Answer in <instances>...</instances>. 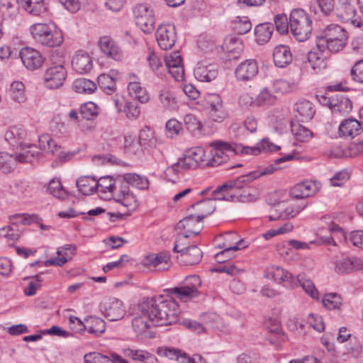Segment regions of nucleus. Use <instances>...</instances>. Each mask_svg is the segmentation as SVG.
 I'll use <instances>...</instances> for the list:
<instances>
[{"label": "nucleus", "instance_id": "obj_1", "mask_svg": "<svg viewBox=\"0 0 363 363\" xmlns=\"http://www.w3.org/2000/svg\"><path fill=\"white\" fill-rule=\"evenodd\" d=\"M138 308L146 314H151L155 325H167L177 320L181 311L178 303L170 297L157 296L143 300Z\"/></svg>", "mask_w": 363, "mask_h": 363}, {"label": "nucleus", "instance_id": "obj_2", "mask_svg": "<svg viewBox=\"0 0 363 363\" xmlns=\"http://www.w3.org/2000/svg\"><path fill=\"white\" fill-rule=\"evenodd\" d=\"M348 34L345 29L337 24L328 26L316 38V47L319 52L328 50L336 53L345 47Z\"/></svg>", "mask_w": 363, "mask_h": 363}, {"label": "nucleus", "instance_id": "obj_3", "mask_svg": "<svg viewBox=\"0 0 363 363\" xmlns=\"http://www.w3.org/2000/svg\"><path fill=\"white\" fill-rule=\"evenodd\" d=\"M30 32L35 41L45 47H59L64 42L62 30L54 23H35Z\"/></svg>", "mask_w": 363, "mask_h": 363}, {"label": "nucleus", "instance_id": "obj_4", "mask_svg": "<svg viewBox=\"0 0 363 363\" xmlns=\"http://www.w3.org/2000/svg\"><path fill=\"white\" fill-rule=\"evenodd\" d=\"M289 26L293 35L298 41H306L311 36L312 21L305 10L293 9L289 16Z\"/></svg>", "mask_w": 363, "mask_h": 363}, {"label": "nucleus", "instance_id": "obj_5", "mask_svg": "<svg viewBox=\"0 0 363 363\" xmlns=\"http://www.w3.org/2000/svg\"><path fill=\"white\" fill-rule=\"evenodd\" d=\"M213 147L208 155L209 166L216 167L226 162L230 156L237 154L238 148L233 147L231 144L222 141H216L211 143Z\"/></svg>", "mask_w": 363, "mask_h": 363}, {"label": "nucleus", "instance_id": "obj_6", "mask_svg": "<svg viewBox=\"0 0 363 363\" xmlns=\"http://www.w3.org/2000/svg\"><path fill=\"white\" fill-rule=\"evenodd\" d=\"M201 281L199 276L191 275L186 277L182 284L172 289L179 300L186 302L199 296V288Z\"/></svg>", "mask_w": 363, "mask_h": 363}, {"label": "nucleus", "instance_id": "obj_7", "mask_svg": "<svg viewBox=\"0 0 363 363\" xmlns=\"http://www.w3.org/2000/svg\"><path fill=\"white\" fill-rule=\"evenodd\" d=\"M243 183H245L243 177L241 176L235 180L229 181L228 183L218 186L213 191L212 197L209 198V199H212L213 202L216 200L236 201L238 197L237 191L243 188Z\"/></svg>", "mask_w": 363, "mask_h": 363}, {"label": "nucleus", "instance_id": "obj_8", "mask_svg": "<svg viewBox=\"0 0 363 363\" xmlns=\"http://www.w3.org/2000/svg\"><path fill=\"white\" fill-rule=\"evenodd\" d=\"M136 25L145 33H151L155 28L153 10L147 4H139L133 10Z\"/></svg>", "mask_w": 363, "mask_h": 363}, {"label": "nucleus", "instance_id": "obj_9", "mask_svg": "<svg viewBox=\"0 0 363 363\" xmlns=\"http://www.w3.org/2000/svg\"><path fill=\"white\" fill-rule=\"evenodd\" d=\"M337 17L345 23H351L353 26L363 30V21L356 18L357 10L348 0H341L335 9Z\"/></svg>", "mask_w": 363, "mask_h": 363}, {"label": "nucleus", "instance_id": "obj_10", "mask_svg": "<svg viewBox=\"0 0 363 363\" xmlns=\"http://www.w3.org/2000/svg\"><path fill=\"white\" fill-rule=\"evenodd\" d=\"M101 311L110 321L122 319L125 313L123 302L116 298H109L100 304Z\"/></svg>", "mask_w": 363, "mask_h": 363}, {"label": "nucleus", "instance_id": "obj_11", "mask_svg": "<svg viewBox=\"0 0 363 363\" xmlns=\"http://www.w3.org/2000/svg\"><path fill=\"white\" fill-rule=\"evenodd\" d=\"M11 224L0 229L1 235L12 240H17L20 236L21 230L18 228V224L30 225L33 221L32 217L26 214H16L11 218Z\"/></svg>", "mask_w": 363, "mask_h": 363}, {"label": "nucleus", "instance_id": "obj_12", "mask_svg": "<svg viewBox=\"0 0 363 363\" xmlns=\"http://www.w3.org/2000/svg\"><path fill=\"white\" fill-rule=\"evenodd\" d=\"M223 238V242L219 245V247L223 250L216 255L215 257L217 261H223L220 257L225 254H229L247 247L244 240L239 239L238 234L234 232H227L218 238Z\"/></svg>", "mask_w": 363, "mask_h": 363}, {"label": "nucleus", "instance_id": "obj_13", "mask_svg": "<svg viewBox=\"0 0 363 363\" xmlns=\"http://www.w3.org/2000/svg\"><path fill=\"white\" fill-rule=\"evenodd\" d=\"M113 198L118 203H121L127 208V212L124 213L125 216H130L138 207L136 197L133 193L130 192L129 186L126 184L120 182Z\"/></svg>", "mask_w": 363, "mask_h": 363}, {"label": "nucleus", "instance_id": "obj_14", "mask_svg": "<svg viewBox=\"0 0 363 363\" xmlns=\"http://www.w3.org/2000/svg\"><path fill=\"white\" fill-rule=\"evenodd\" d=\"M307 206V203L302 202L301 204H291L285 206L284 201L279 202L272 210L276 213L268 216L269 220L278 219H289L295 217Z\"/></svg>", "mask_w": 363, "mask_h": 363}, {"label": "nucleus", "instance_id": "obj_15", "mask_svg": "<svg viewBox=\"0 0 363 363\" xmlns=\"http://www.w3.org/2000/svg\"><path fill=\"white\" fill-rule=\"evenodd\" d=\"M66 76V69L62 64L52 65L44 74L45 86L49 89H57L63 84Z\"/></svg>", "mask_w": 363, "mask_h": 363}, {"label": "nucleus", "instance_id": "obj_16", "mask_svg": "<svg viewBox=\"0 0 363 363\" xmlns=\"http://www.w3.org/2000/svg\"><path fill=\"white\" fill-rule=\"evenodd\" d=\"M156 39L161 49L164 50L171 49L177 40L174 26L171 23L160 25L156 31Z\"/></svg>", "mask_w": 363, "mask_h": 363}, {"label": "nucleus", "instance_id": "obj_17", "mask_svg": "<svg viewBox=\"0 0 363 363\" xmlns=\"http://www.w3.org/2000/svg\"><path fill=\"white\" fill-rule=\"evenodd\" d=\"M164 71L167 70L177 81L183 79L184 69L179 52H174L167 55L164 57Z\"/></svg>", "mask_w": 363, "mask_h": 363}, {"label": "nucleus", "instance_id": "obj_18", "mask_svg": "<svg viewBox=\"0 0 363 363\" xmlns=\"http://www.w3.org/2000/svg\"><path fill=\"white\" fill-rule=\"evenodd\" d=\"M20 57L24 66L30 70L40 68L44 62L41 53L29 47L23 48L20 50Z\"/></svg>", "mask_w": 363, "mask_h": 363}, {"label": "nucleus", "instance_id": "obj_19", "mask_svg": "<svg viewBox=\"0 0 363 363\" xmlns=\"http://www.w3.org/2000/svg\"><path fill=\"white\" fill-rule=\"evenodd\" d=\"M141 314L135 316L132 320V326L133 330L138 335L143 337H152L149 329L152 325H155V322L151 320V314H146L144 311L139 308Z\"/></svg>", "mask_w": 363, "mask_h": 363}, {"label": "nucleus", "instance_id": "obj_20", "mask_svg": "<svg viewBox=\"0 0 363 363\" xmlns=\"http://www.w3.org/2000/svg\"><path fill=\"white\" fill-rule=\"evenodd\" d=\"M319 183L315 181H305L294 186L289 192L292 199H303L313 196L319 190Z\"/></svg>", "mask_w": 363, "mask_h": 363}, {"label": "nucleus", "instance_id": "obj_21", "mask_svg": "<svg viewBox=\"0 0 363 363\" xmlns=\"http://www.w3.org/2000/svg\"><path fill=\"white\" fill-rule=\"evenodd\" d=\"M122 353L125 358L134 362L140 363H157V359L153 354L135 347L123 348Z\"/></svg>", "mask_w": 363, "mask_h": 363}, {"label": "nucleus", "instance_id": "obj_22", "mask_svg": "<svg viewBox=\"0 0 363 363\" xmlns=\"http://www.w3.org/2000/svg\"><path fill=\"white\" fill-rule=\"evenodd\" d=\"M71 64L72 69L81 74L89 72L93 67L91 57L87 52L81 50L75 52Z\"/></svg>", "mask_w": 363, "mask_h": 363}, {"label": "nucleus", "instance_id": "obj_23", "mask_svg": "<svg viewBox=\"0 0 363 363\" xmlns=\"http://www.w3.org/2000/svg\"><path fill=\"white\" fill-rule=\"evenodd\" d=\"M206 101L212 119L216 122H222L226 117V113L223 110L220 96L217 94H210L206 96Z\"/></svg>", "mask_w": 363, "mask_h": 363}, {"label": "nucleus", "instance_id": "obj_24", "mask_svg": "<svg viewBox=\"0 0 363 363\" xmlns=\"http://www.w3.org/2000/svg\"><path fill=\"white\" fill-rule=\"evenodd\" d=\"M328 103V107L334 113L346 114L351 111V101L342 94H335L330 98L323 97Z\"/></svg>", "mask_w": 363, "mask_h": 363}, {"label": "nucleus", "instance_id": "obj_25", "mask_svg": "<svg viewBox=\"0 0 363 363\" xmlns=\"http://www.w3.org/2000/svg\"><path fill=\"white\" fill-rule=\"evenodd\" d=\"M170 255L167 252H162L157 255L151 254L145 257L143 264L153 267L158 271H165L170 267Z\"/></svg>", "mask_w": 363, "mask_h": 363}, {"label": "nucleus", "instance_id": "obj_26", "mask_svg": "<svg viewBox=\"0 0 363 363\" xmlns=\"http://www.w3.org/2000/svg\"><path fill=\"white\" fill-rule=\"evenodd\" d=\"M294 157V155L293 154H289L286 156L281 157L280 158H278L275 160L274 164L269 165L266 167L262 168L259 170L253 171L250 172L249 174L242 175L241 177H243L244 182H250L258 177L264 175H269L272 173H274L276 170L278 169V167H277L278 164L292 160Z\"/></svg>", "mask_w": 363, "mask_h": 363}, {"label": "nucleus", "instance_id": "obj_27", "mask_svg": "<svg viewBox=\"0 0 363 363\" xmlns=\"http://www.w3.org/2000/svg\"><path fill=\"white\" fill-rule=\"evenodd\" d=\"M258 73V66L255 60H247L240 63L235 71V77L240 81H249Z\"/></svg>", "mask_w": 363, "mask_h": 363}, {"label": "nucleus", "instance_id": "obj_28", "mask_svg": "<svg viewBox=\"0 0 363 363\" xmlns=\"http://www.w3.org/2000/svg\"><path fill=\"white\" fill-rule=\"evenodd\" d=\"M77 247L74 245H65L57 250V255L58 257L51 258L45 262V266L49 267L51 265L62 267L66 264L69 259L75 255Z\"/></svg>", "mask_w": 363, "mask_h": 363}, {"label": "nucleus", "instance_id": "obj_29", "mask_svg": "<svg viewBox=\"0 0 363 363\" xmlns=\"http://www.w3.org/2000/svg\"><path fill=\"white\" fill-rule=\"evenodd\" d=\"M96 191L101 197H104L105 199L114 197L115 192L117 191V188L120 184V181L116 182L110 176L101 177L98 179H96Z\"/></svg>", "mask_w": 363, "mask_h": 363}, {"label": "nucleus", "instance_id": "obj_30", "mask_svg": "<svg viewBox=\"0 0 363 363\" xmlns=\"http://www.w3.org/2000/svg\"><path fill=\"white\" fill-rule=\"evenodd\" d=\"M194 74L197 80L209 82L217 77L218 69L215 65L201 62L197 64Z\"/></svg>", "mask_w": 363, "mask_h": 363}, {"label": "nucleus", "instance_id": "obj_31", "mask_svg": "<svg viewBox=\"0 0 363 363\" xmlns=\"http://www.w3.org/2000/svg\"><path fill=\"white\" fill-rule=\"evenodd\" d=\"M98 45L101 51L106 57L115 60H121L122 54L119 47L116 43L109 36L101 37Z\"/></svg>", "mask_w": 363, "mask_h": 363}, {"label": "nucleus", "instance_id": "obj_32", "mask_svg": "<svg viewBox=\"0 0 363 363\" xmlns=\"http://www.w3.org/2000/svg\"><path fill=\"white\" fill-rule=\"evenodd\" d=\"M178 229L184 230L185 235H198L203 228V223L196 215L184 218L177 225Z\"/></svg>", "mask_w": 363, "mask_h": 363}, {"label": "nucleus", "instance_id": "obj_33", "mask_svg": "<svg viewBox=\"0 0 363 363\" xmlns=\"http://www.w3.org/2000/svg\"><path fill=\"white\" fill-rule=\"evenodd\" d=\"M363 269V259L343 258L336 262L335 270L338 274H348Z\"/></svg>", "mask_w": 363, "mask_h": 363}, {"label": "nucleus", "instance_id": "obj_34", "mask_svg": "<svg viewBox=\"0 0 363 363\" xmlns=\"http://www.w3.org/2000/svg\"><path fill=\"white\" fill-rule=\"evenodd\" d=\"M119 77V73L113 70L110 74H101L97 79L99 86L107 94H112L116 91V81Z\"/></svg>", "mask_w": 363, "mask_h": 363}, {"label": "nucleus", "instance_id": "obj_35", "mask_svg": "<svg viewBox=\"0 0 363 363\" xmlns=\"http://www.w3.org/2000/svg\"><path fill=\"white\" fill-rule=\"evenodd\" d=\"M202 252L196 245L188 246V248L180 250L177 257L179 262L185 264H196L200 262L202 258Z\"/></svg>", "mask_w": 363, "mask_h": 363}, {"label": "nucleus", "instance_id": "obj_36", "mask_svg": "<svg viewBox=\"0 0 363 363\" xmlns=\"http://www.w3.org/2000/svg\"><path fill=\"white\" fill-rule=\"evenodd\" d=\"M273 60L278 67H285L292 61V54L290 48L284 45H280L274 49Z\"/></svg>", "mask_w": 363, "mask_h": 363}, {"label": "nucleus", "instance_id": "obj_37", "mask_svg": "<svg viewBox=\"0 0 363 363\" xmlns=\"http://www.w3.org/2000/svg\"><path fill=\"white\" fill-rule=\"evenodd\" d=\"M338 130L340 137L354 138L360 133L361 125L357 120L350 118L340 123Z\"/></svg>", "mask_w": 363, "mask_h": 363}, {"label": "nucleus", "instance_id": "obj_38", "mask_svg": "<svg viewBox=\"0 0 363 363\" xmlns=\"http://www.w3.org/2000/svg\"><path fill=\"white\" fill-rule=\"evenodd\" d=\"M19 146L23 152L16 155L17 162L21 163L33 162L40 155L37 147L34 145L20 143Z\"/></svg>", "mask_w": 363, "mask_h": 363}, {"label": "nucleus", "instance_id": "obj_39", "mask_svg": "<svg viewBox=\"0 0 363 363\" xmlns=\"http://www.w3.org/2000/svg\"><path fill=\"white\" fill-rule=\"evenodd\" d=\"M296 117L301 121H308L315 114V108L311 102L308 100H302L295 104Z\"/></svg>", "mask_w": 363, "mask_h": 363}, {"label": "nucleus", "instance_id": "obj_40", "mask_svg": "<svg viewBox=\"0 0 363 363\" xmlns=\"http://www.w3.org/2000/svg\"><path fill=\"white\" fill-rule=\"evenodd\" d=\"M123 180L120 181L126 185H131L140 190H146L149 188V179L136 173H126L123 176Z\"/></svg>", "mask_w": 363, "mask_h": 363}, {"label": "nucleus", "instance_id": "obj_41", "mask_svg": "<svg viewBox=\"0 0 363 363\" xmlns=\"http://www.w3.org/2000/svg\"><path fill=\"white\" fill-rule=\"evenodd\" d=\"M77 189L82 194L88 196L96 191V178L91 176H82L76 182Z\"/></svg>", "mask_w": 363, "mask_h": 363}, {"label": "nucleus", "instance_id": "obj_42", "mask_svg": "<svg viewBox=\"0 0 363 363\" xmlns=\"http://www.w3.org/2000/svg\"><path fill=\"white\" fill-rule=\"evenodd\" d=\"M21 5L28 13L36 16L47 11L45 0H21Z\"/></svg>", "mask_w": 363, "mask_h": 363}, {"label": "nucleus", "instance_id": "obj_43", "mask_svg": "<svg viewBox=\"0 0 363 363\" xmlns=\"http://www.w3.org/2000/svg\"><path fill=\"white\" fill-rule=\"evenodd\" d=\"M357 147V150L363 152V143H359L357 145H351L348 149L342 148L340 145H334L325 151L326 155L330 158L340 159L343 157H347L352 156V154L350 152V150H354Z\"/></svg>", "mask_w": 363, "mask_h": 363}, {"label": "nucleus", "instance_id": "obj_44", "mask_svg": "<svg viewBox=\"0 0 363 363\" xmlns=\"http://www.w3.org/2000/svg\"><path fill=\"white\" fill-rule=\"evenodd\" d=\"M191 208L198 211L196 216L203 221L215 211L216 206L212 199H206L192 204Z\"/></svg>", "mask_w": 363, "mask_h": 363}, {"label": "nucleus", "instance_id": "obj_45", "mask_svg": "<svg viewBox=\"0 0 363 363\" xmlns=\"http://www.w3.org/2000/svg\"><path fill=\"white\" fill-rule=\"evenodd\" d=\"M274 30V26L270 23H260L255 28L256 41L259 44H265L271 38Z\"/></svg>", "mask_w": 363, "mask_h": 363}, {"label": "nucleus", "instance_id": "obj_46", "mask_svg": "<svg viewBox=\"0 0 363 363\" xmlns=\"http://www.w3.org/2000/svg\"><path fill=\"white\" fill-rule=\"evenodd\" d=\"M128 91L130 96L135 98L142 104H145L149 101L150 96L147 90L141 84V82L136 84L131 83L128 84Z\"/></svg>", "mask_w": 363, "mask_h": 363}, {"label": "nucleus", "instance_id": "obj_47", "mask_svg": "<svg viewBox=\"0 0 363 363\" xmlns=\"http://www.w3.org/2000/svg\"><path fill=\"white\" fill-rule=\"evenodd\" d=\"M86 330L91 334L99 335L104 333L106 323L103 319L91 316L86 319Z\"/></svg>", "mask_w": 363, "mask_h": 363}, {"label": "nucleus", "instance_id": "obj_48", "mask_svg": "<svg viewBox=\"0 0 363 363\" xmlns=\"http://www.w3.org/2000/svg\"><path fill=\"white\" fill-rule=\"evenodd\" d=\"M231 28L239 35L248 33L252 28V23L247 16H237L230 23Z\"/></svg>", "mask_w": 363, "mask_h": 363}, {"label": "nucleus", "instance_id": "obj_49", "mask_svg": "<svg viewBox=\"0 0 363 363\" xmlns=\"http://www.w3.org/2000/svg\"><path fill=\"white\" fill-rule=\"evenodd\" d=\"M291 130L295 139L300 142H306L313 136V133L309 129L297 121L291 122Z\"/></svg>", "mask_w": 363, "mask_h": 363}, {"label": "nucleus", "instance_id": "obj_50", "mask_svg": "<svg viewBox=\"0 0 363 363\" xmlns=\"http://www.w3.org/2000/svg\"><path fill=\"white\" fill-rule=\"evenodd\" d=\"M315 51H311L308 53V60L311 64L312 69L319 73L327 67V62L321 53Z\"/></svg>", "mask_w": 363, "mask_h": 363}, {"label": "nucleus", "instance_id": "obj_51", "mask_svg": "<svg viewBox=\"0 0 363 363\" xmlns=\"http://www.w3.org/2000/svg\"><path fill=\"white\" fill-rule=\"evenodd\" d=\"M48 191L55 198L60 200H65L69 196L67 191L63 187L60 180L57 179H52L50 181Z\"/></svg>", "mask_w": 363, "mask_h": 363}, {"label": "nucleus", "instance_id": "obj_52", "mask_svg": "<svg viewBox=\"0 0 363 363\" xmlns=\"http://www.w3.org/2000/svg\"><path fill=\"white\" fill-rule=\"evenodd\" d=\"M17 160L16 156L6 152H0V171L4 174L13 172L16 167Z\"/></svg>", "mask_w": 363, "mask_h": 363}, {"label": "nucleus", "instance_id": "obj_53", "mask_svg": "<svg viewBox=\"0 0 363 363\" xmlns=\"http://www.w3.org/2000/svg\"><path fill=\"white\" fill-rule=\"evenodd\" d=\"M26 135V133L24 129L14 126L11 127L5 133L4 138L9 143L15 146L19 145V143H21V140H23Z\"/></svg>", "mask_w": 363, "mask_h": 363}, {"label": "nucleus", "instance_id": "obj_54", "mask_svg": "<svg viewBox=\"0 0 363 363\" xmlns=\"http://www.w3.org/2000/svg\"><path fill=\"white\" fill-rule=\"evenodd\" d=\"M97 86L95 82L91 80L80 78L74 80L73 83V89L79 94H91L93 93Z\"/></svg>", "mask_w": 363, "mask_h": 363}, {"label": "nucleus", "instance_id": "obj_55", "mask_svg": "<svg viewBox=\"0 0 363 363\" xmlns=\"http://www.w3.org/2000/svg\"><path fill=\"white\" fill-rule=\"evenodd\" d=\"M223 50L228 53L239 54L243 50V45L240 38L228 36L224 40Z\"/></svg>", "mask_w": 363, "mask_h": 363}, {"label": "nucleus", "instance_id": "obj_56", "mask_svg": "<svg viewBox=\"0 0 363 363\" xmlns=\"http://www.w3.org/2000/svg\"><path fill=\"white\" fill-rule=\"evenodd\" d=\"M138 139L140 145L146 149L152 147L156 143L154 132L148 126H145L140 130Z\"/></svg>", "mask_w": 363, "mask_h": 363}, {"label": "nucleus", "instance_id": "obj_57", "mask_svg": "<svg viewBox=\"0 0 363 363\" xmlns=\"http://www.w3.org/2000/svg\"><path fill=\"white\" fill-rule=\"evenodd\" d=\"M25 86L21 82H13L11 85L10 94L12 100L18 104L24 103L26 100Z\"/></svg>", "mask_w": 363, "mask_h": 363}, {"label": "nucleus", "instance_id": "obj_58", "mask_svg": "<svg viewBox=\"0 0 363 363\" xmlns=\"http://www.w3.org/2000/svg\"><path fill=\"white\" fill-rule=\"evenodd\" d=\"M196 164L202 167L209 166L208 156L206 155L204 149L201 147H195L187 151Z\"/></svg>", "mask_w": 363, "mask_h": 363}, {"label": "nucleus", "instance_id": "obj_59", "mask_svg": "<svg viewBox=\"0 0 363 363\" xmlns=\"http://www.w3.org/2000/svg\"><path fill=\"white\" fill-rule=\"evenodd\" d=\"M322 303L328 310H339L342 305V299L337 294L330 293L323 296Z\"/></svg>", "mask_w": 363, "mask_h": 363}, {"label": "nucleus", "instance_id": "obj_60", "mask_svg": "<svg viewBox=\"0 0 363 363\" xmlns=\"http://www.w3.org/2000/svg\"><path fill=\"white\" fill-rule=\"evenodd\" d=\"M299 286H301L304 291L312 298L315 300L319 299V292L318 289L315 288L312 280L306 278L304 274H302Z\"/></svg>", "mask_w": 363, "mask_h": 363}, {"label": "nucleus", "instance_id": "obj_61", "mask_svg": "<svg viewBox=\"0 0 363 363\" xmlns=\"http://www.w3.org/2000/svg\"><path fill=\"white\" fill-rule=\"evenodd\" d=\"M237 195L238 197L236 201L252 202L258 199L259 192L255 188L246 186L244 188L242 193L238 194L237 191Z\"/></svg>", "mask_w": 363, "mask_h": 363}, {"label": "nucleus", "instance_id": "obj_62", "mask_svg": "<svg viewBox=\"0 0 363 363\" xmlns=\"http://www.w3.org/2000/svg\"><path fill=\"white\" fill-rule=\"evenodd\" d=\"M296 84L294 82H290L285 79H277L273 83V89L275 92L279 94H286L295 89Z\"/></svg>", "mask_w": 363, "mask_h": 363}, {"label": "nucleus", "instance_id": "obj_63", "mask_svg": "<svg viewBox=\"0 0 363 363\" xmlns=\"http://www.w3.org/2000/svg\"><path fill=\"white\" fill-rule=\"evenodd\" d=\"M159 99L165 108H173L176 106L177 101L174 94L166 88L160 91Z\"/></svg>", "mask_w": 363, "mask_h": 363}, {"label": "nucleus", "instance_id": "obj_64", "mask_svg": "<svg viewBox=\"0 0 363 363\" xmlns=\"http://www.w3.org/2000/svg\"><path fill=\"white\" fill-rule=\"evenodd\" d=\"M84 363H116V360L99 353H94L84 356Z\"/></svg>", "mask_w": 363, "mask_h": 363}]
</instances>
